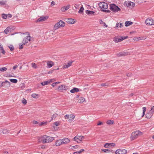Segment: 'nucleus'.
Masks as SVG:
<instances>
[{
  "label": "nucleus",
  "mask_w": 154,
  "mask_h": 154,
  "mask_svg": "<svg viewBox=\"0 0 154 154\" xmlns=\"http://www.w3.org/2000/svg\"><path fill=\"white\" fill-rule=\"evenodd\" d=\"M54 140V137L46 135H44L38 138V141L43 143H50L52 142Z\"/></svg>",
  "instance_id": "1"
},
{
  "label": "nucleus",
  "mask_w": 154,
  "mask_h": 154,
  "mask_svg": "<svg viewBox=\"0 0 154 154\" xmlns=\"http://www.w3.org/2000/svg\"><path fill=\"white\" fill-rule=\"evenodd\" d=\"M65 25V23L62 20H60L54 26L53 29L56 30L60 28L64 27Z\"/></svg>",
  "instance_id": "2"
},
{
  "label": "nucleus",
  "mask_w": 154,
  "mask_h": 154,
  "mask_svg": "<svg viewBox=\"0 0 154 154\" xmlns=\"http://www.w3.org/2000/svg\"><path fill=\"white\" fill-rule=\"evenodd\" d=\"M142 134V132L139 131H137L132 133L131 134V138L132 140H134L139 135Z\"/></svg>",
  "instance_id": "3"
},
{
  "label": "nucleus",
  "mask_w": 154,
  "mask_h": 154,
  "mask_svg": "<svg viewBox=\"0 0 154 154\" xmlns=\"http://www.w3.org/2000/svg\"><path fill=\"white\" fill-rule=\"evenodd\" d=\"M65 118L67 120V121L69 122H71L75 118V116L74 115L70 114V115H66L64 116Z\"/></svg>",
  "instance_id": "4"
},
{
  "label": "nucleus",
  "mask_w": 154,
  "mask_h": 154,
  "mask_svg": "<svg viewBox=\"0 0 154 154\" xmlns=\"http://www.w3.org/2000/svg\"><path fill=\"white\" fill-rule=\"evenodd\" d=\"M27 33H28V36L25 37L23 41V44L24 45H26L29 42H30L31 38H32L30 36L29 33V32H27Z\"/></svg>",
  "instance_id": "5"
},
{
  "label": "nucleus",
  "mask_w": 154,
  "mask_h": 154,
  "mask_svg": "<svg viewBox=\"0 0 154 154\" xmlns=\"http://www.w3.org/2000/svg\"><path fill=\"white\" fill-rule=\"evenodd\" d=\"M98 5L101 10H106L108 8V5L107 3L104 2H100L99 3Z\"/></svg>",
  "instance_id": "6"
},
{
  "label": "nucleus",
  "mask_w": 154,
  "mask_h": 154,
  "mask_svg": "<svg viewBox=\"0 0 154 154\" xmlns=\"http://www.w3.org/2000/svg\"><path fill=\"white\" fill-rule=\"evenodd\" d=\"M145 23L147 25H154V20L151 18H148L145 20Z\"/></svg>",
  "instance_id": "7"
},
{
  "label": "nucleus",
  "mask_w": 154,
  "mask_h": 154,
  "mask_svg": "<svg viewBox=\"0 0 154 154\" xmlns=\"http://www.w3.org/2000/svg\"><path fill=\"white\" fill-rule=\"evenodd\" d=\"M115 153L116 154H126L127 151L124 149H119L116 151Z\"/></svg>",
  "instance_id": "8"
},
{
  "label": "nucleus",
  "mask_w": 154,
  "mask_h": 154,
  "mask_svg": "<svg viewBox=\"0 0 154 154\" xmlns=\"http://www.w3.org/2000/svg\"><path fill=\"white\" fill-rule=\"evenodd\" d=\"M128 37V36H126L124 37H121L120 38H115L113 40L115 42L118 43L127 38Z\"/></svg>",
  "instance_id": "9"
},
{
  "label": "nucleus",
  "mask_w": 154,
  "mask_h": 154,
  "mask_svg": "<svg viewBox=\"0 0 154 154\" xmlns=\"http://www.w3.org/2000/svg\"><path fill=\"white\" fill-rule=\"evenodd\" d=\"M84 138V137L82 136H76L74 137V140L77 143H80Z\"/></svg>",
  "instance_id": "10"
},
{
  "label": "nucleus",
  "mask_w": 154,
  "mask_h": 154,
  "mask_svg": "<svg viewBox=\"0 0 154 154\" xmlns=\"http://www.w3.org/2000/svg\"><path fill=\"white\" fill-rule=\"evenodd\" d=\"M64 20L67 23L70 24H74L76 22V20L72 18H66Z\"/></svg>",
  "instance_id": "11"
},
{
  "label": "nucleus",
  "mask_w": 154,
  "mask_h": 154,
  "mask_svg": "<svg viewBox=\"0 0 154 154\" xmlns=\"http://www.w3.org/2000/svg\"><path fill=\"white\" fill-rule=\"evenodd\" d=\"M110 10H120V8L118 6H116L114 4H112L110 5Z\"/></svg>",
  "instance_id": "12"
},
{
  "label": "nucleus",
  "mask_w": 154,
  "mask_h": 154,
  "mask_svg": "<svg viewBox=\"0 0 154 154\" xmlns=\"http://www.w3.org/2000/svg\"><path fill=\"white\" fill-rule=\"evenodd\" d=\"M125 4L126 5L127 7H129L131 8L134 7L135 5L134 3L129 1L125 2Z\"/></svg>",
  "instance_id": "13"
},
{
  "label": "nucleus",
  "mask_w": 154,
  "mask_h": 154,
  "mask_svg": "<svg viewBox=\"0 0 154 154\" xmlns=\"http://www.w3.org/2000/svg\"><path fill=\"white\" fill-rule=\"evenodd\" d=\"M63 145L61 139L57 140H56L53 146H59Z\"/></svg>",
  "instance_id": "14"
},
{
  "label": "nucleus",
  "mask_w": 154,
  "mask_h": 154,
  "mask_svg": "<svg viewBox=\"0 0 154 154\" xmlns=\"http://www.w3.org/2000/svg\"><path fill=\"white\" fill-rule=\"evenodd\" d=\"M68 89V87L65 85H61L59 87L58 89L60 91L66 90Z\"/></svg>",
  "instance_id": "15"
},
{
  "label": "nucleus",
  "mask_w": 154,
  "mask_h": 154,
  "mask_svg": "<svg viewBox=\"0 0 154 154\" xmlns=\"http://www.w3.org/2000/svg\"><path fill=\"white\" fill-rule=\"evenodd\" d=\"M63 144H66L70 142V140L67 138H65L61 139Z\"/></svg>",
  "instance_id": "16"
},
{
  "label": "nucleus",
  "mask_w": 154,
  "mask_h": 154,
  "mask_svg": "<svg viewBox=\"0 0 154 154\" xmlns=\"http://www.w3.org/2000/svg\"><path fill=\"white\" fill-rule=\"evenodd\" d=\"M2 17L3 18L6 19L11 18L12 17V15L11 14H3L2 15Z\"/></svg>",
  "instance_id": "17"
},
{
  "label": "nucleus",
  "mask_w": 154,
  "mask_h": 154,
  "mask_svg": "<svg viewBox=\"0 0 154 154\" xmlns=\"http://www.w3.org/2000/svg\"><path fill=\"white\" fill-rule=\"evenodd\" d=\"M48 18V17L47 16H41L37 20V21L39 22L44 21Z\"/></svg>",
  "instance_id": "18"
},
{
  "label": "nucleus",
  "mask_w": 154,
  "mask_h": 154,
  "mask_svg": "<svg viewBox=\"0 0 154 154\" xmlns=\"http://www.w3.org/2000/svg\"><path fill=\"white\" fill-rule=\"evenodd\" d=\"M146 38V37H135L134 38L133 40L135 41H139L140 40H144Z\"/></svg>",
  "instance_id": "19"
},
{
  "label": "nucleus",
  "mask_w": 154,
  "mask_h": 154,
  "mask_svg": "<svg viewBox=\"0 0 154 154\" xmlns=\"http://www.w3.org/2000/svg\"><path fill=\"white\" fill-rule=\"evenodd\" d=\"M153 114L152 113V112L150 110H149L146 114V116L147 118L149 119L151 117Z\"/></svg>",
  "instance_id": "20"
},
{
  "label": "nucleus",
  "mask_w": 154,
  "mask_h": 154,
  "mask_svg": "<svg viewBox=\"0 0 154 154\" xmlns=\"http://www.w3.org/2000/svg\"><path fill=\"white\" fill-rule=\"evenodd\" d=\"M54 65V63L53 62L51 61L48 62L47 63V66L49 68L52 67Z\"/></svg>",
  "instance_id": "21"
},
{
  "label": "nucleus",
  "mask_w": 154,
  "mask_h": 154,
  "mask_svg": "<svg viewBox=\"0 0 154 154\" xmlns=\"http://www.w3.org/2000/svg\"><path fill=\"white\" fill-rule=\"evenodd\" d=\"M9 131L6 129H3L0 130L1 134L2 133L4 134H7L9 133Z\"/></svg>",
  "instance_id": "22"
},
{
  "label": "nucleus",
  "mask_w": 154,
  "mask_h": 154,
  "mask_svg": "<svg viewBox=\"0 0 154 154\" xmlns=\"http://www.w3.org/2000/svg\"><path fill=\"white\" fill-rule=\"evenodd\" d=\"M6 2L4 1H0V4L2 6H4L5 7H8V5L6 4Z\"/></svg>",
  "instance_id": "23"
},
{
  "label": "nucleus",
  "mask_w": 154,
  "mask_h": 154,
  "mask_svg": "<svg viewBox=\"0 0 154 154\" xmlns=\"http://www.w3.org/2000/svg\"><path fill=\"white\" fill-rule=\"evenodd\" d=\"M95 12L90 10H86V13L88 15H93Z\"/></svg>",
  "instance_id": "24"
},
{
  "label": "nucleus",
  "mask_w": 154,
  "mask_h": 154,
  "mask_svg": "<svg viewBox=\"0 0 154 154\" xmlns=\"http://www.w3.org/2000/svg\"><path fill=\"white\" fill-rule=\"evenodd\" d=\"M123 26L122 23H117L116 24V26L115 27V29L121 28Z\"/></svg>",
  "instance_id": "25"
},
{
  "label": "nucleus",
  "mask_w": 154,
  "mask_h": 154,
  "mask_svg": "<svg viewBox=\"0 0 154 154\" xmlns=\"http://www.w3.org/2000/svg\"><path fill=\"white\" fill-rule=\"evenodd\" d=\"M79 91V89L77 88H74L71 90L70 91L71 93H74L75 92H78Z\"/></svg>",
  "instance_id": "26"
},
{
  "label": "nucleus",
  "mask_w": 154,
  "mask_h": 154,
  "mask_svg": "<svg viewBox=\"0 0 154 154\" xmlns=\"http://www.w3.org/2000/svg\"><path fill=\"white\" fill-rule=\"evenodd\" d=\"M11 28L10 27H8L4 30L5 33L6 34L8 33L11 30Z\"/></svg>",
  "instance_id": "27"
},
{
  "label": "nucleus",
  "mask_w": 154,
  "mask_h": 154,
  "mask_svg": "<svg viewBox=\"0 0 154 154\" xmlns=\"http://www.w3.org/2000/svg\"><path fill=\"white\" fill-rule=\"evenodd\" d=\"M133 24V22L131 21H127L125 23V25L126 26H128Z\"/></svg>",
  "instance_id": "28"
},
{
  "label": "nucleus",
  "mask_w": 154,
  "mask_h": 154,
  "mask_svg": "<svg viewBox=\"0 0 154 154\" xmlns=\"http://www.w3.org/2000/svg\"><path fill=\"white\" fill-rule=\"evenodd\" d=\"M31 96L32 97L35 98H38L39 97V94L35 93L32 94Z\"/></svg>",
  "instance_id": "29"
},
{
  "label": "nucleus",
  "mask_w": 154,
  "mask_h": 154,
  "mask_svg": "<svg viewBox=\"0 0 154 154\" xmlns=\"http://www.w3.org/2000/svg\"><path fill=\"white\" fill-rule=\"evenodd\" d=\"M72 64V62H69L67 64L63 66V68L64 69H66L68 68L69 66H71Z\"/></svg>",
  "instance_id": "30"
},
{
  "label": "nucleus",
  "mask_w": 154,
  "mask_h": 154,
  "mask_svg": "<svg viewBox=\"0 0 154 154\" xmlns=\"http://www.w3.org/2000/svg\"><path fill=\"white\" fill-rule=\"evenodd\" d=\"M80 5H75L73 6L72 9L73 10H75L76 9H79V7Z\"/></svg>",
  "instance_id": "31"
},
{
  "label": "nucleus",
  "mask_w": 154,
  "mask_h": 154,
  "mask_svg": "<svg viewBox=\"0 0 154 154\" xmlns=\"http://www.w3.org/2000/svg\"><path fill=\"white\" fill-rule=\"evenodd\" d=\"M126 54L125 52H120L118 53L117 55L118 57H121L126 55Z\"/></svg>",
  "instance_id": "32"
},
{
  "label": "nucleus",
  "mask_w": 154,
  "mask_h": 154,
  "mask_svg": "<svg viewBox=\"0 0 154 154\" xmlns=\"http://www.w3.org/2000/svg\"><path fill=\"white\" fill-rule=\"evenodd\" d=\"M0 50L2 51V52L3 54H5V51L4 50L3 46L1 44H0Z\"/></svg>",
  "instance_id": "33"
},
{
  "label": "nucleus",
  "mask_w": 154,
  "mask_h": 154,
  "mask_svg": "<svg viewBox=\"0 0 154 154\" xmlns=\"http://www.w3.org/2000/svg\"><path fill=\"white\" fill-rule=\"evenodd\" d=\"M100 23L101 24L103 25V26L106 27H107L108 26L105 23L103 22L102 20H100Z\"/></svg>",
  "instance_id": "34"
},
{
  "label": "nucleus",
  "mask_w": 154,
  "mask_h": 154,
  "mask_svg": "<svg viewBox=\"0 0 154 154\" xmlns=\"http://www.w3.org/2000/svg\"><path fill=\"white\" fill-rule=\"evenodd\" d=\"M70 6V5H68L67 6L62 7L61 8V9L68 10Z\"/></svg>",
  "instance_id": "35"
},
{
  "label": "nucleus",
  "mask_w": 154,
  "mask_h": 154,
  "mask_svg": "<svg viewBox=\"0 0 154 154\" xmlns=\"http://www.w3.org/2000/svg\"><path fill=\"white\" fill-rule=\"evenodd\" d=\"M49 84V82L48 81H44V82H42L41 83V84L42 86H44L45 85H47Z\"/></svg>",
  "instance_id": "36"
},
{
  "label": "nucleus",
  "mask_w": 154,
  "mask_h": 154,
  "mask_svg": "<svg viewBox=\"0 0 154 154\" xmlns=\"http://www.w3.org/2000/svg\"><path fill=\"white\" fill-rule=\"evenodd\" d=\"M10 81L12 83H16L17 82V80L15 79H10Z\"/></svg>",
  "instance_id": "37"
},
{
  "label": "nucleus",
  "mask_w": 154,
  "mask_h": 154,
  "mask_svg": "<svg viewBox=\"0 0 154 154\" xmlns=\"http://www.w3.org/2000/svg\"><path fill=\"white\" fill-rule=\"evenodd\" d=\"M7 69V68L6 67L0 68V71L1 72H4L6 71Z\"/></svg>",
  "instance_id": "38"
},
{
  "label": "nucleus",
  "mask_w": 154,
  "mask_h": 154,
  "mask_svg": "<svg viewBox=\"0 0 154 154\" xmlns=\"http://www.w3.org/2000/svg\"><path fill=\"white\" fill-rule=\"evenodd\" d=\"M114 122V121L112 120H109L107 121L106 122V123L108 124L109 125H111Z\"/></svg>",
  "instance_id": "39"
},
{
  "label": "nucleus",
  "mask_w": 154,
  "mask_h": 154,
  "mask_svg": "<svg viewBox=\"0 0 154 154\" xmlns=\"http://www.w3.org/2000/svg\"><path fill=\"white\" fill-rule=\"evenodd\" d=\"M143 113L142 115V117H143L145 115V112L146 111V108L145 107H144L143 108Z\"/></svg>",
  "instance_id": "40"
},
{
  "label": "nucleus",
  "mask_w": 154,
  "mask_h": 154,
  "mask_svg": "<svg viewBox=\"0 0 154 154\" xmlns=\"http://www.w3.org/2000/svg\"><path fill=\"white\" fill-rule=\"evenodd\" d=\"M32 66L34 69H36L37 67L36 64L35 63H32L31 64Z\"/></svg>",
  "instance_id": "41"
},
{
  "label": "nucleus",
  "mask_w": 154,
  "mask_h": 154,
  "mask_svg": "<svg viewBox=\"0 0 154 154\" xmlns=\"http://www.w3.org/2000/svg\"><path fill=\"white\" fill-rule=\"evenodd\" d=\"M57 113L54 114L51 117V120H53L54 119L56 118L57 116Z\"/></svg>",
  "instance_id": "42"
},
{
  "label": "nucleus",
  "mask_w": 154,
  "mask_h": 154,
  "mask_svg": "<svg viewBox=\"0 0 154 154\" xmlns=\"http://www.w3.org/2000/svg\"><path fill=\"white\" fill-rule=\"evenodd\" d=\"M85 98L83 97H81L79 99L80 102L79 103H83L84 101Z\"/></svg>",
  "instance_id": "43"
},
{
  "label": "nucleus",
  "mask_w": 154,
  "mask_h": 154,
  "mask_svg": "<svg viewBox=\"0 0 154 154\" xmlns=\"http://www.w3.org/2000/svg\"><path fill=\"white\" fill-rule=\"evenodd\" d=\"M101 151L104 152H110V150L108 149H102Z\"/></svg>",
  "instance_id": "44"
},
{
  "label": "nucleus",
  "mask_w": 154,
  "mask_h": 154,
  "mask_svg": "<svg viewBox=\"0 0 154 154\" xmlns=\"http://www.w3.org/2000/svg\"><path fill=\"white\" fill-rule=\"evenodd\" d=\"M8 47L10 48L11 51H13L14 50V47L12 45H10L8 46Z\"/></svg>",
  "instance_id": "45"
},
{
  "label": "nucleus",
  "mask_w": 154,
  "mask_h": 154,
  "mask_svg": "<svg viewBox=\"0 0 154 154\" xmlns=\"http://www.w3.org/2000/svg\"><path fill=\"white\" fill-rule=\"evenodd\" d=\"M109 143H106L104 146V147L106 148H109Z\"/></svg>",
  "instance_id": "46"
},
{
  "label": "nucleus",
  "mask_w": 154,
  "mask_h": 154,
  "mask_svg": "<svg viewBox=\"0 0 154 154\" xmlns=\"http://www.w3.org/2000/svg\"><path fill=\"white\" fill-rule=\"evenodd\" d=\"M22 102L24 104H26L27 103L26 100L24 98H23L22 100Z\"/></svg>",
  "instance_id": "47"
},
{
  "label": "nucleus",
  "mask_w": 154,
  "mask_h": 154,
  "mask_svg": "<svg viewBox=\"0 0 154 154\" xmlns=\"http://www.w3.org/2000/svg\"><path fill=\"white\" fill-rule=\"evenodd\" d=\"M47 122H41L40 124H39V125L40 126H42L43 125H46L47 124Z\"/></svg>",
  "instance_id": "48"
},
{
  "label": "nucleus",
  "mask_w": 154,
  "mask_h": 154,
  "mask_svg": "<svg viewBox=\"0 0 154 154\" xmlns=\"http://www.w3.org/2000/svg\"><path fill=\"white\" fill-rule=\"evenodd\" d=\"M2 83H3V84L4 83H7L9 86H10V82L7 80H6L5 82H2Z\"/></svg>",
  "instance_id": "49"
},
{
  "label": "nucleus",
  "mask_w": 154,
  "mask_h": 154,
  "mask_svg": "<svg viewBox=\"0 0 154 154\" xmlns=\"http://www.w3.org/2000/svg\"><path fill=\"white\" fill-rule=\"evenodd\" d=\"M103 125V123L100 121H98V123H97V126H100Z\"/></svg>",
  "instance_id": "50"
},
{
  "label": "nucleus",
  "mask_w": 154,
  "mask_h": 154,
  "mask_svg": "<svg viewBox=\"0 0 154 154\" xmlns=\"http://www.w3.org/2000/svg\"><path fill=\"white\" fill-rule=\"evenodd\" d=\"M72 148H71L72 149H77L78 147V146L77 145H75V146H72Z\"/></svg>",
  "instance_id": "51"
},
{
  "label": "nucleus",
  "mask_w": 154,
  "mask_h": 154,
  "mask_svg": "<svg viewBox=\"0 0 154 154\" xmlns=\"http://www.w3.org/2000/svg\"><path fill=\"white\" fill-rule=\"evenodd\" d=\"M32 122L34 124H38L39 123L38 122L35 121H33Z\"/></svg>",
  "instance_id": "52"
},
{
  "label": "nucleus",
  "mask_w": 154,
  "mask_h": 154,
  "mask_svg": "<svg viewBox=\"0 0 154 154\" xmlns=\"http://www.w3.org/2000/svg\"><path fill=\"white\" fill-rule=\"evenodd\" d=\"M109 146H114L115 145V144L113 143H109Z\"/></svg>",
  "instance_id": "53"
},
{
  "label": "nucleus",
  "mask_w": 154,
  "mask_h": 154,
  "mask_svg": "<svg viewBox=\"0 0 154 154\" xmlns=\"http://www.w3.org/2000/svg\"><path fill=\"white\" fill-rule=\"evenodd\" d=\"M150 110L152 112V113H154V106L152 107L151 109Z\"/></svg>",
  "instance_id": "54"
},
{
  "label": "nucleus",
  "mask_w": 154,
  "mask_h": 154,
  "mask_svg": "<svg viewBox=\"0 0 154 154\" xmlns=\"http://www.w3.org/2000/svg\"><path fill=\"white\" fill-rule=\"evenodd\" d=\"M54 124L56 126H58L59 125V123L58 122H55L54 123Z\"/></svg>",
  "instance_id": "55"
},
{
  "label": "nucleus",
  "mask_w": 154,
  "mask_h": 154,
  "mask_svg": "<svg viewBox=\"0 0 154 154\" xmlns=\"http://www.w3.org/2000/svg\"><path fill=\"white\" fill-rule=\"evenodd\" d=\"M101 11L106 13H109L110 12V10H101Z\"/></svg>",
  "instance_id": "56"
},
{
  "label": "nucleus",
  "mask_w": 154,
  "mask_h": 154,
  "mask_svg": "<svg viewBox=\"0 0 154 154\" xmlns=\"http://www.w3.org/2000/svg\"><path fill=\"white\" fill-rule=\"evenodd\" d=\"M84 151V149H80L79 151L78 152L79 153V154H80L81 152Z\"/></svg>",
  "instance_id": "57"
},
{
  "label": "nucleus",
  "mask_w": 154,
  "mask_h": 154,
  "mask_svg": "<svg viewBox=\"0 0 154 154\" xmlns=\"http://www.w3.org/2000/svg\"><path fill=\"white\" fill-rule=\"evenodd\" d=\"M84 151V149H80L79 151L78 152L79 153V154H80L81 152Z\"/></svg>",
  "instance_id": "58"
},
{
  "label": "nucleus",
  "mask_w": 154,
  "mask_h": 154,
  "mask_svg": "<svg viewBox=\"0 0 154 154\" xmlns=\"http://www.w3.org/2000/svg\"><path fill=\"white\" fill-rule=\"evenodd\" d=\"M79 10H84V8L82 5H80V6L79 7Z\"/></svg>",
  "instance_id": "59"
},
{
  "label": "nucleus",
  "mask_w": 154,
  "mask_h": 154,
  "mask_svg": "<svg viewBox=\"0 0 154 154\" xmlns=\"http://www.w3.org/2000/svg\"><path fill=\"white\" fill-rule=\"evenodd\" d=\"M19 49H21L23 48V45L21 44L20 45H19Z\"/></svg>",
  "instance_id": "60"
},
{
  "label": "nucleus",
  "mask_w": 154,
  "mask_h": 154,
  "mask_svg": "<svg viewBox=\"0 0 154 154\" xmlns=\"http://www.w3.org/2000/svg\"><path fill=\"white\" fill-rule=\"evenodd\" d=\"M78 13L80 14H83V10H79Z\"/></svg>",
  "instance_id": "61"
},
{
  "label": "nucleus",
  "mask_w": 154,
  "mask_h": 154,
  "mask_svg": "<svg viewBox=\"0 0 154 154\" xmlns=\"http://www.w3.org/2000/svg\"><path fill=\"white\" fill-rule=\"evenodd\" d=\"M55 4V2L54 1H52L51 2V6H52L54 5Z\"/></svg>",
  "instance_id": "62"
},
{
  "label": "nucleus",
  "mask_w": 154,
  "mask_h": 154,
  "mask_svg": "<svg viewBox=\"0 0 154 154\" xmlns=\"http://www.w3.org/2000/svg\"><path fill=\"white\" fill-rule=\"evenodd\" d=\"M101 85L103 86H107V85L106 83H102L101 84Z\"/></svg>",
  "instance_id": "63"
},
{
  "label": "nucleus",
  "mask_w": 154,
  "mask_h": 154,
  "mask_svg": "<svg viewBox=\"0 0 154 154\" xmlns=\"http://www.w3.org/2000/svg\"><path fill=\"white\" fill-rule=\"evenodd\" d=\"M18 67L17 65H15L13 67V69H15Z\"/></svg>",
  "instance_id": "64"
}]
</instances>
